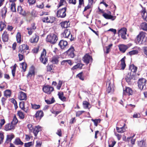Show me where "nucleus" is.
Instances as JSON below:
<instances>
[{
    "label": "nucleus",
    "mask_w": 147,
    "mask_h": 147,
    "mask_svg": "<svg viewBox=\"0 0 147 147\" xmlns=\"http://www.w3.org/2000/svg\"><path fill=\"white\" fill-rule=\"evenodd\" d=\"M138 87L141 90H145L146 89V80L144 78L139 79L138 82Z\"/></svg>",
    "instance_id": "obj_1"
},
{
    "label": "nucleus",
    "mask_w": 147,
    "mask_h": 147,
    "mask_svg": "<svg viewBox=\"0 0 147 147\" xmlns=\"http://www.w3.org/2000/svg\"><path fill=\"white\" fill-rule=\"evenodd\" d=\"M67 10V8L65 7L61 9H59L57 11L56 13L57 16L58 18L60 17L61 18H64L66 16L65 12Z\"/></svg>",
    "instance_id": "obj_2"
},
{
    "label": "nucleus",
    "mask_w": 147,
    "mask_h": 147,
    "mask_svg": "<svg viewBox=\"0 0 147 147\" xmlns=\"http://www.w3.org/2000/svg\"><path fill=\"white\" fill-rule=\"evenodd\" d=\"M74 51L75 49L74 47L71 46L67 50H66L64 52V54L65 55H68L70 57L73 58L75 56L74 53Z\"/></svg>",
    "instance_id": "obj_3"
},
{
    "label": "nucleus",
    "mask_w": 147,
    "mask_h": 147,
    "mask_svg": "<svg viewBox=\"0 0 147 147\" xmlns=\"http://www.w3.org/2000/svg\"><path fill=\"white\" fill-rule=\"evenodd\" d=\"M125 79L126 81L129 84H131V81L132 80H136L135 76L134 75V73L132 72H129L125 77Z\"/></svg>",
    "instance_id": "obj_4"
},
{
    "label": "nucleus",
    "mask_w": 147,
    "mask_h": 147,
    "mask_svg": "<svg viewBox=\"0 0 147 147\" xmlns=\"http://www.w3.org/2000/svg\"><path fill=\"white\" fill-rule=\"evenodd\" d=\"M58 45L62 50L64 51L66 50L68 48L67 42V41L63 40H62L60 41Z\"/></svg>",
    "instance_id": "obj_5"
},
{
    "label": "nucleus",
    "mask_w": 147,
    "mask_h": 147,
    "mask_svg": "<svg viewBox=\"0 0 147 147\" xmlns=\"http://www.w3.org/2000/svg\"><path fill=\"white\" fill-rule=\"evenodd\" d=\"M42 90L44 92L49 94L53 90L54 88L51 86L47 85L44 87Z\"/></svg>",
    "instance_id": "obj_6"
},
{
    "label": "nucleus",
    "mask_w": 147,
    "mask_h": 147,
    "mask_svg": "<svg viewBox=\"0 0 147 147\" xmlns=\"http://www.w3.org/2000/svg\"><path fill=\"white\" fill-rule=\"evenodd\" d=\"M84 62L87 64H88L90 62H92V57L88 54H86L83 57Z\"/></svg>",
    "instance_id": "obj_7"
},
{
    "label": "nucleus",
    "mask_w": 147,
    "mask_h": 147,
    "mask_svg": "<svg viewBox=\"0 0 147 147\" xmlns=\"http://www.w3.org/2000/svg\"><path fill=\"white\" fill-rule=\"evenodd\" d=\"M127 29L126 28L123 27L119 29L118 32L119 36L125 37L127 34Z\"/></svg>",
    "instance_id": "obj_8"
},
{
    "label": "nucleus",
    "mask_w": 147,
    "mask_h": 147,
    "mask_svg": "<svg viewBox=\"0 0 147 147\" xmlns=\"http://www.w3.org/2000/svg\"><path fill=\"white\" fill-rule=\"evenodd\" d=\"M58 37H46V41L52 44H55L58 39Z\"/></svg>",
    "instance_id": "obj_9"
},
{
    "label": "nucleus",
    "mask_w": 147,
    "mask_h": 147,
    "mask_svg": "<svg viewBox=\"0 0 147 147\" xmlns=\"http://www.w3.org/2000/svg\"><path fill=\"white\" fill-rule=\"evenodd\" d=\"M17 11L21 15L25 17L26 16L27 13L24 10L21 6H19L18 7Z\"/></svg>",
    "instance_id": "obj_10"
},
{
    "label": "nucleus",
    "mask_w": 147,
    "mask_h": 147,
    "mask_svg": "<svg viewBox=\"0 0 147 147\" xmlns=\"http://www.w3.org/2000/svg\"><path fill=\"white\" fill-rule=\"evenodd\" d=\"M102 16L107 19H110L112 21L114 20L116 18V16L111 15H109L107 13H105L102 14Z\"/></svg>",
    "instance_id": "obj_11"
},
{
    "label": "nucleus",
    "mask_w": 147,
    "mask_h": 147,
    "mask_svg": "<svg viewBox=\"0 0 147 147\" xmlns=\"http://www.w3.org/2000/svg\"><path fill=\"white\" fill-rule=\"evenodd\" d=\"M59 57L58 55H55L52 57L51 58V62H52L53 64H58L59 62Z\"/></svg>",
    "instance_id": "obj_12"
},
{
    "label": "nucleus",
    "mask_w": 147,
    "mask_h": 147,
    "mask_svg": "<svg viewBox=\"0 0 147 147\" xmlns=\"http://www.w3.org/2000/svg\"><path fill=\"white\" fill-rule=\"evenodd\" d=\"M133 94L132 90L129 87H126L125 90H123V94L132 95Z\"/></svg>",
    "instance_id": "obj_13"
},
{
    "label": "nucleus",
    "mask_w": 147,
    "mask_h": 147,
    "mask_svg": "<svg viewBox=\"0 0 147 147\" xmlns=\"http://www.w3.org/2000/svg\"><path fill=\"white\" fill-rule=\"evenodd\" d=\"M20 94L18 96V98L20 100H26V94L22 91L20 92Z\"/></svg>",
    "instance_id": "obj_14"
},
{
    "label": "nucleus",
    "mask_w": 147,
    "mask_h": 147,
    "mask_svg": "<svg viewBox=\"0 0 147 147\" xmlns=\"http://www.w3.org/2000/svg\"><path fill=\"white\" fill-rule=\"evenodd\" d=\"M43 115V113L42 111H38L36 113L34 117L37 119H40Z\"/></svg>",
    "instance_id": "obj_15"
},
{
    "label": "nucleus",
    "mask_w": 147,
    "mask_h": 147,
    "mask_svg": "<svg viewBox=\"0 0 147 147\" xmlns=\"http://www.w3.org/2000/svg\"><path fill=\"white\" fill-rule=\"evenodd\" d=\"M41 127L39 125L36 126L32 131L35 136H36L38 132L41 131Z\"/></svg>",
    "instance_id": "obj_16"
},
{
    "label": "nucleus",
    "mask_w": 147,
    "mask_h": 147,
    "mask_svg": "<svg viewBox=\"0 0 147 147\" xmlns=\"http://www.w3.org/2000/svg\"><path fill=\"white\" fill-rule=\"evenodd\" d=\"M119 49L120 51L123 53H124L129 47L127 45H120L119 46Z\"/></svg>",
    "instance_id": "obj_17"
},
{
    "label": "nucleus",
    "mask_w": 147,
    "mask_h": 147,
    "mask_svg": "<svg viewBox=\"0 0 147 147\" xmlns=\"http://www.w3.org/2000/svg\"><path fill=\"white\" fill-rule=\"evenodd\" d=\"M40 60L41 62L44 64H45L48 61L47 58L44 56V54L43 53H42L41 54L40 57Z\"/></svg>",
    "instance_id": "obj_18"
},
{
    "label": "nucleus",
    "mask_w": 147,
    "mask_h": 147,
    "mask_svg": "<svg viewBox=\"0 0 147 147\" xmlns=\"http://www.w3.org/2000/svg\"><path fill=\"white\" fill-rule=\"evenodd\" d=\"M60 24L62 28H67L69 27L70 23L69 21H65L61 22Z\"/></svg>",
    "instance_id": "obj_19"
},
{
    "label": "nucleus",
    "mask_w": 147,
    "mask_h": 147,
    "mask_svg": "<svg viewBox=\"0 0 147 147\" xmlns=\"http://www.w3.org/2000/svg\"><path fill=\"white\" fill-rule=\"evenodd\" d=\"M14 126L11 123L10 124L9 123H8L5 125V129L6 131H9L11 129H14Z\"/></svg>",
    "instance_id": "obj_20"
},
{
    "label": "nucleus",
    "mask_w": 147,
    "mask_h": 147,
    "mask_svg": "<svg viewBox=\"0 0 147 147\" xmlns=\"http://www.w3.org/2000/svg\"><path fill=\"white\" fill-rule=\"evenodd\" d=\"M125 57L124 56L123 58L120 60L121 61V69L122 70H124L126 66L125 63Z\"/></svg>",
    "instance_id": "obj_21"
},
{
    "label": "nucleus",
    "mask_w": 147,
    "mask_h": 147,
    "mask_svg": "<svg viewBox=\"0 0 147 147\" xmlns=\"http://www.w3.org/2000/svg\"><path fill=\"white\" fill-rule=\"evenodd\" d=\"M129 68L130 69H131V71H130L129 72H132L134 73V75L135 76V72L137 70V67L133 64L132 65H131Z\"/></svg>",
    "instance_id": "obj_22"
},
{
    "label": "nucleus",
    "mask_w": 147,
    "mask_h": 147,
    "mask_svg": "<svg viewBox=\"0 0 147 147\" xmlns=\"http://www.w3.org/2000/svg\"><path fill=\"white\" fill-rule=\"evenodd\" d=\"M7 12V9L5 6L1 9V13H2L1 16L2 18H5Z\"/></svg>",
    "instance_id": "obj_23"
},
{
    "label": "nucleus",
    "mask_w": 147,
    "mask_h": 147,
    "mask_svg": "<svg viewBox=\"0 0 147 147\" xmlns=\"http://www.w3.org/2000/svg\"><path fill=\"white\" fill-rule=\"evenodd\" d=\"M59 98L62 101H64L66 100V98L64 96L63 93V92H59L58 94Z\"/></svg>",
    "instance_id": "obj_24"
},
{
    "label": "nucleus",
    "mask_w": 147,
    "mask_h": 147,
    "mask_svg": "<svg viewBox=\"0 0 147 147\" xmlns=\"http://www.w3.org/2000/svg\"><path fill=\"white\" fill-rule=\"evenodd\" d=\"M13 143L16 145H23L24 144L19 138H17L16 139Z\"/></svg>",
    "instance_id": "obj_25"
},
{
    "label": "nucleus",
    "mask_w": 147,
    "mask_h": 147,
    "mask_svg": "<svg viewBox=\"0 0 147 147\" xmlns=\"http://www.w3.org/2000/svg\"><path fill=\"white\" fill-rule=\"evenodd\" d=\"M70 34V32L68 30H65L61 34V37H69Z\"/></svg>",
    "instance_id": "obj_26"
},
{
    "label": "nucleus",
    "mask_w": 147,
    "mask_h": 147,
    "mask_svg": "<svg viewBox=\"0 0 147 147\" xmlns=\"http://www.w3.org/2000/svg\"><path fill=\"white\" fill-rule=\"evenodd\" d=\"M11 10L13 12H16V4L15 3H12L11 5Z\"/></svg>",
    "instance_id": "obj_27"
},
{
    "label": "nucleus",
    "mask_w": 147,
    "mask_h": 147,
    "mask_svg": "<svg viewBox=\"0 0 147 147\" xmlns=\"http://www.w3.org/2000/svg\"><path fill=\"white\" fill-rule=\"evenodd\" d=\"M4 95L6 97H10L11 95V92L9 90H6L4 92Z\"/></svg>",
    "instance_id": "obj_28"
},
{
    "label": "nucleus",
    "mask_w": 147,
    "mask_h": 147,
    "mask_svg": "<svg viewBox=\"0 0 147 147\" xmlns=\"http://www.w3.org/2000/svg\"><path fill=\"white\" fill-rule=\"evenodd\" d=\"M142 28L144 30H147V23L146 22H142L141 24Z\"/></svg>",
    "instance_id": "obj_29"
},
{
    "label": "nucleus",
    "mask_w": 147,
    "mask_h": 147,
    "mask_svg": "<svg viewBox=\"0 0 147 147\" xmlns=\"http://www.w3.org/2000/svg\"><path fill=\"white\" fill-rule=\"evenodd\" d=\"M91 120L92 121L94 122V125L96 126H97L98 124L100 123L101 121V119H92Z\"/></svg>",
    "instance_id": "obj_30"
},
{
    "label": "nucleus",
    "mask_w": 147,
    "mask_h": 147,
    "mask_svg": "<svg viewBox=\"0 0 147 147\" xmlns=\"http://www.w3.org/2000/svg\"><path fill=\"white\" fill-rule=\"evenodd\" d=\"M138 53V51L137 50H133L127 53V55H130L131 56L137 54Z\"/></svg>",
    "instance_id": "obj_31"
},
{
    "label": "nucleus",
    "mask_w": 147,
    "mask_h": 147,
    "mask_svg": "<svg viewBox=\"0 0 147 147\" xmlns=\"http://www.w3.org/2000/svg\"><path fill=\"white\" fill-rule=\"evenodd\" d=\"M57 21V19L55 17L53 16L49 17V23H53L54 22L56 21Z\"/></svg>",
    "instance_id": "obj_32"
},
{
    "label": "nucleus",
    "mask_w": 147,
    "mask_h": 147,
    "mask_svg": "<svg viewBox=\"0 0 147 147\" xmlns=\"http://www.w3.org/2000/svg\"><path fill=\"white\" fill-rule=\"evenodd\" d=\"M53 67V65L52 64L50 65L49 64H48V65L47 66V71H49L51 72H52V71L51 70L52 69V68Z\"/></svg>",
    "instance_id": "obj_33"
},
{
    "label": "nucleus",
    "mask_w": 147,
    "mask_h": 147,
    "mask_svg": "<svg viewBox=\"0 0 147 147\" xmlns=\"http://www.w3.org/2000/svg\"><path fill=\"white\" fill-rule=\"evenodd\" d=\"M124 125L121 127H116V129L117 131L119 133H122L124 131Z\"/></svg>",
    "instance_id": "obj_34"
},
{
    "label": "nucleus",
    "mask_w": 147,
    "mask_h": 147,
    "mask_svg": "<svg viewBox=\"0 0 147 147\" xmlns=\"http://www.w3.org/2000/svg\"><path fill=\"white\" fill-rule=\"evenodd\" d=\"M17 66V65L16 64H15L13 67V69L12 70V74L13 77H14L15 76L16 68Z\"/></svg>",
    "instance_id": "obj_35"
},
{
    "label": "nucleus",
    "mask_w": 147,
    "mask_h": 147,
    "mask_svg": "<svg viewBox=\"0 0 147 147\" xmlns=\"http://www.w3.org/2000/svg\"><path fill=\"white\" fill-rule=\"evenodd\" d=\"M18 120L16 116L14 115L13 116V119L12 121L11 122V123L12 124L15 125L18 123Z\"/></svg>",
    "instance_id": "obj_36"
},
{
    "label": "nucleus",
    "mask_w": 147,
    "mask_h": 147,
    "mask_svg": "<svg viewBox=\"0 0 147 147\" xmlns=\"http://www.w3.org/2000/svg\"><path fill=\"white\" fill-rule=\"evenodd\" d=\"M45 101L47 104H51L53 103L55 101V100L54 98L53 97L51 100H45Z\"/></svg>",
    "instance_id": "obj_37"
},
{
    "label": "nucleus",
    "mask_w": 147,
    "mask_h": 147,
    "mask_svg": "<svg viewBox=\"0 0 147 147\" xmlns=\"http://www.w3.org/2000/svg\"><path fill=\"white\" fill-rule=\"evenodd\" d=\"M14 137V135L13 134L7 135V136L6 141L9 140V142H11V140Z\"/></svg>",
    "instance_id": "obj_38"
},
{
    "label": "nucleus",
    "mask_w": 147,
    "mask_h": 147,
    "mask_svg": "<svg viewBox=\"0 0 147 147\" xmlns=\"http://www.w3.org/2000/svg\"><path fill=\"white\" fill-rule=\"evenodd\" d=\"M136 37H147V34L143 32H141Z\"/></svg>",
    "instance_id": "obj_39"
},
{
    "label": "nucleus",
    "mask_w": 147,
    "mask_h": 147,
    "mask_svg": "<svg viewBox=\"0 0 147 147\" xmlns=\"http://www.w3.org/2000/svg\"><path fill=\"white\" fill-rule=\"evenodd\" d=\"M39 37H31L30 40L31 43L37 42L38 40Z\"/></svg>",
    "instance_id": "obj_40"
},
{
    "label": "nucleus",
    "mask_w": 147,
    "mask_h": 147,
    "mask_svg": "<svg viewBox=\"0 0 147 147\" xmlns=\"http://www.w3.org/2000/svg\"><path fill=\"white\" fill-rule=\"evenodd\" d=\"M35 75V71L33 69L30 70L27 75V76L31 77L32 75Z\"/></svg>",
    "instance_id": "obj_41"
},
{
    "label": "nucleus",
    "mask_w": 147,
    "mask_h": 147,
    "mask_svg": "<svg viewBox=\"0 0 147 147\" xmlns=\"http://www.w3.org/2000/svg\"><path fill=\"white\" fill-rule=\"evenodd\" d=\"M83 104L84 107L85 108H88V105L90 104L88 102L86 101H84L83 102Z\"/></svg>",
    "instance_id": "obj_42"
},
{
    "label": "nucleus",
    "mask_w": 147,
    "mask_h": 147,
    "mask_svg": "<svg viewBox=\"0 0 147 147\" xmlns=\"http://www.w3.org/2000/svg\"><path fill=\"white\" fill-rule=\"evenodd\" d=\"M18 114L20 119H23L24 118V115L22 112L20 111H18Z\"/></svg>",
    "instance_id": "obj_43"
},
{
    "label": "nucleus",
    "mask_w": 147,
    "mask_h": 147,
    "mask_svg": "<svg viewBox=\"0 0 147 147\" xmlns=\"http://www.w3.org/2000/svg\"><path fill=\"white\" fill-rule=\"evenodd\" d=\"M25 52H26V51H24L22 45H20L18 48V52H20L22 54H24Z\"/></svg>",
    "instance_id": "obj_44"
},
{
    "label": "nucleus",
    "mask_w": 147,
    "mask_h": 147,
    "mask_svg": "<svg viewBox=\"0 0 147 147\" xmlns=\"http://www.w3.org/2000/svg\"><path fill=\"white\" fill-rule=\"evenodd\" d=\"M33 145V142H30L24 144V146L25 147H30Z\"/></svg>",
    "instance_id": "obj_45"
},
{
    "label": "nucleus",
    "mask_w": 147,
    "mask_h": 147,
    "mask_svg": "<svg viewBox=\"0 0 147 147\" xmlns=\"http://www.w3.org/2000/svg\"><path fill=\"white\" fill-rule=\"evenodd\" d=\"M82 72H81L80 73L77 75V77L79 78L81 80H83L84 79V78L83 76H82Z\"/></svg>",
    "instance_id": "obj_46"
},
{
    "label": "nucleus",
    "mask_w": 147,
    "mask_h": 147,
    "mask_svg": "<svg viewBox=\"0 0 147 147\" xmlns=\"http://www.w3.org/2000/svg\"><path fill=\"white\" fill-rule=\"evenodd\" d=\"M22 68L24 72L26 71V69L27 67V64L24 62H23L21 64Z\"/></svg>",
    "instance_id": "obj_47"
},
{
    "label": "nucleus",
    "mask_w": 147,
    "mask_h": 147,
    "mask_svg": "<svg viewBox=\"0 0 147 147\" xmlns=\"http://www.w3.org/2000/svg\"><path fill=\"white\" fill-rule=\"evenodd\" d=\"M22 46L23 47V49L24 51L27 50H28L29 49V47L27 45L22 44Z\"/></svg>",
    "instance_id": "obj_48"
},
{
    "label": "nucleus",
    "mask_w": 147,
    "mask_h": 147,
    "mask_svg": "<svg viewBox=\"0 0 147 147\" xmlns=\"http://www.w3.org/2000/svg\"><path fill=\"white\" fill-rule=\"evenodd\" d=\"M6 26V25L4 23L1 21L0 22V27L1 29V30H2L3 28L5 27Z\"/></svg>",
    "instance_id": "obj_49"
},
{
    "label": "nucleus",
    "mask_w": 147,
    "mask_h": 147,
    "mask_svg": "<svg viewBox=\"0 0 147 147\" xmlns=\"http://www.w3.org/2000/svg\"><path fill=\"white\" fill-rule=\"evenodd\" d=\"M32 107L33 109H39L40 107V105H37L36 104H31Z\"/></svg>",
    "instance_id": "obj_50"
},
{
    "label": "nucleus",
    "mask_w": 147,
    "mask_h": 147,
    "mask_svg": "<svg viewBox=\"0 0 147 147\" xmlns=\"http://www.w3.org/2000/svg\"><path fill=\"white\" fill-rule=\"evenodd\" d=\"M138 145L140 147H143L145 145V142L144 140H141L138 142Z\"/></svg>",
    "instance_id": "obj_51"
},
{
    "label": "nucleus",
    "mask_w": 147,
    "mask_h": 147,
    "mask_svg": "<svg viewBox=\"0 0 147 147\" xmlns=\"http://www.w3.org/2000/svg\"><path fill=\"white\" fill-rule=\"evenodd\" d=\"M4 138V136L3 134L2 133L0 132V144H1L3 142Z\"/></svg>",
    "instance_id": "obj_52"
},
{
    "label": "nucleus",
    "mask_w": 147,
    "mask_h": 147,
    "mask_svg": "<svg viewBox=\"0 0 147 147\" xmlns=\"http://www.w3.org/2000/svg\"><path fill=\"white\" fill-rule=\"evenodd\" d=\"M27 127L28 129L31 132H32L34 128L33 127L32 125L31 124H29L28 125Z\"/></svg>",
    "instance_id": "obj_53"
},
{
    "label": "nucleus",
    "mask_w": 147,
    "mask_h": 147,
    "mask_svg": "<svg viewBox=\"0 0 147 147\" xmlns=\"http://www.w3.org/2000/svg\"><path fill=\"white\" fill-rule=\"evenodd\" d=\"M19 106L20 108L22 109H24V101L20 102L19 103Z\"/></svg>",
    "instance_id": "obj_54"
},
{
    "label": "nucleus",
    "mask_w": 147,
    "mask_h": 147,
    "mask_svg": "<svg viewBox=\"0 0 147 147\" xmlns=\"http://www.w3.org/2000/svg\"><path fill=\"white\" fill-rule=\"evenodd\" d=\"M49 18L47 17L46 18H43L42 19V20L43 22H47L49 23Z\"/></svg>",
    "instance_id": "obj_55"
},
{
    "label": "nucleus",
    "mask_w": 147,
    "mask_h": 147,
    "mask_svg": "<svg viewBox=\"0 0 147 147\" xmlns=\"http://www.w3.org/2000/svg\"><path fill=\"white\" fill-rule=\"evenodd\" d=\"M5 123V121L4 119H1L0 123V129H1L2 126L4 125Z\"/></svg>",
    "instance_id": "obj_56"
},
{
    "label": "nucleus",
    "mask_w": 147,
    "mask_h": 147,
    "mask_svg": "<svg viewBox=\"0 0 147 147\" xmlns=\"http://www.w3.org/2000/svg\"><path fill=\"white\" fill-rule=\"evenodd\" d=\"M85 111H79L76 112V117H79L82 113L84 112Z\"/></svg>",
    "instance_id": "obj_57"
},
{
    "label": "nucleus",
    "mask_w": 147,
    "mask_h": 147,
    "mask_svg": "<svg viewBox=\"0 0 147 147\" xmlns=\"http://www.w3.org/2000/svg\"><path fill=\"white\" fill-rule=\"evenodd\" d=\"M68 1V2L70 4H72L75 5L76 3V0H67Z\"/></svg>",
    "instance_id": "obj_58"
},
{
    "label": "nucleus",
    "mask_w": 147,
    "mask_h": 147,
    "mask_svg": "<svg viewBox=\"0 0 147 147\" xmlns=\"http://www.w3.org/2000/svg\"><path fill=\"white\" fill-rule=\"evenodd\" d=\"M23 54H20V53H19L18 54V56L19 57V61H21L24 58V56Z\"/></svg>",
    "instance_id": "obj_59"
},
{
    "label": "nucleus",
    "mask_w": 147,
    "mask_h": 147,
    "mask_svg": "<svg viewBox=\"0 0 147 147\" xmlns=\"http://www.w3.org/2000/svg\"><path fill=\"white\" fill-rule=\"evenodd\" d=\"M42 144V142L39 141H36V146L37 147H40Z\"/></svg>",
    "instance_id": "obj_60"
},
{
    "label": "nucleus",
    "mask_w": 147,
    "mask_h": 147,
    "mask_svg": "<svg viewBox=\"0 0 147 147\" xmlns=\"http://www.w3.org/2000/svg\"><path fill=\"white\" fill-rule=\"evenodd\" d=\"M30 29H31L33 31L35 30L36 28V27L35 26V24L33 23L31 24V27L29 28Z\"/></svg>",
    "instance_id": "obj_61"
},
{
    "label": "nucleus",
    "mask_w": 147,
    "mask_h": 147,
    "mask_svg": "<svg viewBox=\"0 0 147 147\" xmlns=\"http://www.w3.org/2000/svg\"><path fill=\"white\" fill-rule=\"evenodd\" d=\"M38 50V48H34L32 50V51L33 53H37Z\"/></svg>",
    "instance_id": "obj_62"
},
{
    "label": "nucleus",
    "mask_w": 147,
    "mask_h": 147,
    "mask_svg": "<svg viewBox=\"0 0 147 147\" xmlns=\"http://www.w3.org/2000/svg\"><path fill=\"white\" fill-rule=\"evenodd\" d=\"M56 134L58 135L59 136H61L62 134L61 132V130L60 129H58L57 132H56Z\"/></svg>",
    "instance_id": "obj_63"
},
{
    "label": "nucleus",
    "mask_w": 147,
    "mask_h": 147,
    "mask_svg": "<svg viewBox=\"0 0 147 147\" xmlns=\"http://www.w3.org/2000/svg\"><path fill=\"white\" fill-rule=\"evenodd\" d=\"M62 84V82H60V81L59 82V83L58 84V85L57 87V89L59 90L60 89L61 87V86Z\"/></svg>",
    "instance_id": "obj_64"
}]
</instances>
